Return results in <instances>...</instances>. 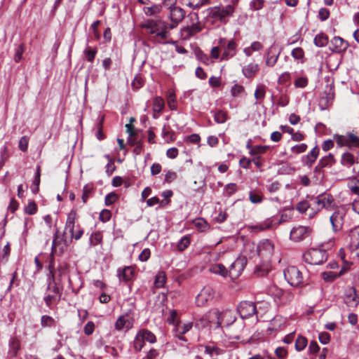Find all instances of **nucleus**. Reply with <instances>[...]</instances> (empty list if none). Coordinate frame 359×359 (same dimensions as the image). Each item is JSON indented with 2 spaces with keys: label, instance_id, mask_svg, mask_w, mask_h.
Instances as JSON below:
<instances>
[{
  "label": "nucleus",
  "instance_id": "obj_40",
  "mask_svg": "<svg viewBox=\"0 0 359 359\" xmlns=\"http://www.w3.org/2000/svg\"><path fill=\"white\" fill-rule=\"evenodd\" d=\"M249 199L252 203L259 204L262 202L263 197L256 191H250L249 193Z\"/></svg>",
  "mask_w": 359,
  "mask_h": 359
},
{
  "label": "nucleus",
  "instance_id": "obj_32",
  "mask_svg": "<svg viewBox=\"0 0 359 359\" xmlns=\"http://www.w3.org/2000/svg\"><path fill=\"white\" fill-rule=\"evenodd\" d=\"M196 229L201 232H204L209 229V224L203 218H197L193 222Z\"/></svg>",
  "mask_w": 359,
  "mask_h": 359
},
{
  "label": "nucleus",
  "instance_id": "obj_34",
  "mask_svg": "<svg viewBox=\"0 0 359 359\" xmlns=\"http://www.w3.org/2000/svg\"><path fill=\"white\" fill-rule=\"evenodd\" d=\"M350 237V247H359V227L351 231Z\"/></svg>",
  "mask_w": 359,
  "mask_h": 359
},
{
  "label": "nucleus",
  "instance_id": "obj_29",
  "mask_svg": "<svg viewBox=\"0 0 359 359\" xmlns=\"http://www.w3.org/2000/svg\"><path fill=\"white\" fill-rule=\"evenodd\" d=\"M328 41V36L324 33L318 34L313 39V43L317 47H325Z\"/></svg>",
  "mask_w": 359,
  "mask_h": 359
},
{
  "label": "nucleus",
  "instance_id": "obj_15",
  "mask_svg": "<svg viewBox=\"0 0 359 359\" xmlns=\"http://www.w3.org/2000/svg\"><path fill=\"white\" fill-rule=\"evenodd\" d=\"M344 303L349 307L355 308L359 304V297L356 294V290L352 287L346 292L344 297Z\"/></svg>",
  "mask_w": 359,
  "mask_h": 359
},
{
  "label": "nucleus",
  "instance_id": "obj_37",
  "mask_svg": "<svg viewBox=\"0 0 359 359\" xmlns=\"http://www.w3.org/2000/svg\"><path fill=\"white\" fill-rule=\"evenodd\" d=\"M307 339L303 336H299L295 341V349L297 351H301L307 346Z\"/></svg>",
  "mask_w": 359,
  "mask_h": 359
},
{
  "label": "nucleus",
  "instance_id": "obj_58",
  "mask_svg": "<svg viewBox=\"0 0 359 359\" xmlns=\"http://www.w3.org/2000/svg\"><path fill=\"white\" fill-rule=\"evenodd\" d=\"M95 330V324L93 321H89L84 327L83 331L85 334L89 336L92 334Z\"/></svg>",
  "mask_w": 359,
  "mask_h": 359
},
{
  "label": "nucleus",
  "instance_id": "obj_1",
  "mask_svg": "<svg viewBox=\"0 0 359 359\" xmlns=\"http://www.w3.org/2000/svg\"><path fill=\"white\" fill-rule=\"evenodd\" d=\"M140 27L155 41L165 40L169 36L167 25L160 18L147 19L140 24Z\"/></svg>",
  "mask_w": 359,
  "mask_h": 359
},
{
  "label": "nucleus",
  "instance_id": "obj_43",
  "mask_svg": "<svg viewBox=\"0 0 359 359\" xmlns=\"http://www.w3.org/2000/svg\"><path fill=\"white\" fill-rule=\"evenodd\" d=\"M41 324L43 327H52L55 324V320L49 316H42L41 318Z\"/></svg>",
  "mask_w": 359,
  "mask_h": 359
},
{
  "label": "nucleus",
  "instance_id": "obj_26",
  "mask_svg": "<svg viewBox=\"0 0 359 359\" xmlns=\"http://www.w3.org/2000/svg\"><path fill=\"white\" fill-rule=\"evenodd\" d=\"M162 6L160 4H151L150 6L143 8V12L147 16H152L161 13Z\"/></svg>",
  "mask_w": 359,
  "mask_h": 359
},
{
  "label": "nucleus",
  "instance_id": "obj_55",
  "mask_svg": "<svg viewBox=\"0 0 359 359\" xmlns=\"http://www.w3.org/2000/svg\"><path fill=\"white\" fill-rule=\"evenodd\" d=\"M330 11L325 8H321L318 11V18L321 21L327 20L330 17Z\"/></svg>",
  "mask_w": 359,
  "mask_h": 359
},
{
  "label": "nucleus",
  "instance_id": "obj_60",
  "mask_svg": "<svg viewBox=\"0 0 359 359\" xmlns=\"http://www.w3.org/2000/svg\"><path fill=\"white\" fill-rule=\"evenodd\" d=\"M308 84V79L305 77H299L294 81V86L297 88H305Z\"/></svg>",
  "mask_w": 359,
  "mask_h": 359
},
{
  "label": "nucleus",
  "instance_id": "obj_9",
  "mask_svg": "<svg viewBox=\"0 0 359 359\" xmlns=\"http://www.w3.org/2000/svg\"><path fill=\"white\" fill-rule=\"evenodd\" d=\"M166 6L170 8L169 18L172 22L170 28L173 29L184 19V11L180 7L176 6L175 4Z\"/></svg>",
  "mask_w": 359,
  "mask_h": 359
},
{
  "label": "nucleus",
  "instance_id": "obj_44",
  "mask_svg": "<svg viewBox=\"0 0 359 359\" xmlns=\"http://www.w3.org/2000/svg\"><path fill=\"white\" fill-rule=\"evenodd\" d=\"M311 204L308 201L303 200L297 203L296 205V210H298L300 213H304L310 208Z\"/></svg>",
  "mask_w": 359,
  "mask_h": 359
},
{
  "label": "nucleus",
  "instance_id": "obj_7",
  "mask_svg": "<svg viewBox=\"0 0 359 359\" xmlns=\"http://www.w3.org/2000/svg\"><path fill=\"white\" fill-rule=\"evenodd\" d=\"M237 311L242 318H249L257 313V307L252 302L243 301L238 304Z\"/></svg>",
  "mask_w": 359,
  "mask_h": 359
},
{
  "label": "nucleus",
  "instance_id": "obj_22",
  "mask_svg": "<svg viewBox=\"0 0 359 359\" xmlns=\"http://www.w3.org/2000/svg\"><path fill=\"white\" fill-rule=\"evenodd\" d=\"M259 70V65L255 63H250L242 69L243 74L246 78L253 77Z\"/></svg>",
  "mask_w": 359,
  "mask_h": 359
},
{
  "label": "nucleus",
  "instance_id": "obj_28",
  "mask_svg": "<svg viewBox=\"0 0 359 359\" xmlns=\"http://www.w3.org/2000/svg\"><path fill=\"white\" fill-rule=\"evenodd\" d=\"M191 327H192L191 323H189L184 324V325L177 323L175 328V332H176V336L178 337L180 339H182V338L181 337H180L179 335H182V334H186L188 331H189L191 330Z\"/></svg>",
  "mask_w": 359,
  "mask_h": 359
},
{
  "label": "nucleus",
  "instance_id": "obj_36",
  "mask_svg": "<svg viewBox=\"0 0 359 359\" xmlns=\"http://www.w3.org/2000/svg\"><path fill=\"white\" fill-rule=\"evenodd\" d=\"M97 54V48L92 49L90 47H87L83 50V55L88 62H93Z\"/></svg>",
  "mask_w": 359,
  "mask_h": 359
},
{
  "label": "nucleus",
  "instance_id": "obj_64",
  "mask_svg": "<svg viewBox=\"0 0 359 359\" xmlns=\"http://www.w3.org/2000/svg\"><path fill=\"white\" fill-rule=\"evenodd\" d=\"M176 100L174 94H170L168 97V105L170 110H176L177 105L175 104Z\"/></svg>",
  "mask_w": 359,
  "mask_h": 359
},
{
  "label": "nucleus",
  "instance_id": "obj_5",
  "mask_svg": "<svg viewBox=\"0 0 359 359\" xmlns=\"http://www.w3.org/2000/svg\"><path fill=\"white\" fill-rule=\"evenodd\" d=\"M210 318L217 319L216 327H220L222 324L229 326L236 321V317L231 310H226L222 312L215 310L210 313Z\"/></svg>",
  "mask_w": 359,
  "mask_h": 359
},
{
  "label": "nucleus",
  "instance_id": "obj_35",
  "mask_svg": "<svg viewBox=\"0 0 359 359\" xmlns=\"http://www.w3.org/2000/svg\"><path fill=\"white\" fill-rule=\"evenodd\" d=\"M10 351L13 356H15L20 348V342L16 338H12L9 342Z\"/></svg>",
  "mask_w": 359,
  "mask_h": 359
},
{
  "label": "nucleus",
  "instance_id": "obj_54",
  "mask_svg": "<svg viewBox=\"0 0 359 359\" xmlns=\"http://www.w3.org/2000/svg\"><path fill=\"white\" fill-rule=\"evenodd\" d=\"M265 86H258L255 91V97L257 100H263L265 96Z\"/></svg>",
  "mask_w": 359,
  "mask_h": 359
},
{
  "label": "nucleus",
  "instance_id": "obj_48",
  "mask_svg": "<svg viewBox=\"0 0 359 359\" xmlns=\"http://www.w3.org/2000/svg\"><path fill=\"white\" fill-rule=\"evenodd\" d=\"M196 58L201 62L205 65H208L210 62L209 56L205 54L201 50H198L196 52Z\"/></svg>",
  "mask_w": 359,
  "mask_h": 359
},
{
  "label": "nucleus",
  "instance_id": "obj_30",
  "mask_svg": "<svg viewBox=\"0 0 359 359\" xmlns=\"http://www.w3.org/2000/svg\"><path fill=\"white\" fill-rule=\"evenodd\" d=\"M334 163L335 159L333 154H329L327 156L321 158L318 163L319 164V167L323 169L325 167L332 166Z\"/></svg>",
  "mask_w": 359,
  "mask_h": 359
},
{
  "label": "nucleus",
  "instance_id": "obj_38",
  "mask_svg": "<svg viewBox=\"0 0 359 359\" xmlns=\"http://www.w3.org/2000/svg\"><path fill=\"white\" fill-rule=\"evenodd\" d=\"M144 342L145 341L140 337V334H139L137 333L136 334L135 337L134 341H133V348H134V350L136 352H140L142 349V348L144 347Z\"/></svg>",
  "mask_w": 359,
  "mask_h": 359
},
{
  "label": "nucleus",
  "instance_id": "obj_21",
  "mask_svg": "<svg viewBox=\"0 0 359 359\" xmlns=\"http://www.w3.org/2000/svg\"><path fill=\"white\" fill-rule=\"evenodd\" d=\"M133 327V323L129 320L128 316H120L115 323V328L120 331L123 329L129 330Z\"/></svg>",
  "mask_w": 359,
  "mask_h": 359
},
{
  "label": "nucleus",
  "instance_id": "obj_51",
  "mask_svg": "<svg viewBox=\"0 0 359 359\" xmlns=\"http://www.w3.org/2000/svg\"><path fill=\"white\" fill-rule=\"evenodd\" d=\"M25 211L28 215H34L37 211V205L34 201L29 202L25 208Z\"/></svg>",
  "mask_w": 359,
  "mask_h": 359
},
{
  "label": "nucleus",
  "instance_id": "obj_20",
  "mask_svg": "<svg viewBox=\"0 0 359 359\" xmlns=\"http://www.w3.org/2000/svg\"><path fill=\"white\" fill-rule=\"evenodd\" d=\"M330 221L334 232H337L341 229L343 225V218L339 212H334L331 215Z\"/></svg>",
  "mask_w": 359,
  "mask_h": 359
},
{
  "label": "nucleus",
  "instance_id": "obj_10",
  "mask_svg": "<svg viewBox=\"0 0 359 359\" xmlns=\"http://www.w3.org/2000/svg\"><path fill=\"white\" fill-rule=\"evenodd\" d=\"M215 297L214 290L210 286H205L196 297V304L198 306H203Z\"/></svg>",
  "mask_w": 359,
  "mask_h": 359
},
{
  "label": "nucleus",
  "instance_id": "obj_16",
  "mask_svg": "<svg viewBox=\"0 0 359 359\" xmlns=\"http://www.w3.org/2000/svg\"><path fill=\"white\" fill-rule=\"evenodd\" d=\"M319 152L320 149L318 148V147H314L308 154L304 155L302 157V163L304 165L311 167L318 158Z\"/></svg>",
  "mask_w": 359,
  "mask_h": 359
},
{
  "label": "nucleus",
  "instance_id": "obj_53",
  "mask_svg": "<svg viewBox=\"0 0 359 359\" xmlns=\"http://www.w3.org/2000/svg\"><path fill=\"white\" fill-rule=\"evenodd\" d=\"M177 175L175 172L168 170L165 175L164 183L170 184L177 179Z\"/></svg>",
  "mask_w": 359,
  "mask_h": 359
},
{
  "label": "nucleus",
  "instance_id": "obj_24",
  "mask_svg": "<svg viewBox=\"0 0 359 359\" xmlns=\"http://www.w3.org/2000/svg\"><path fill=\"white\" fill-rule=\"evenodd\" d=\"M210 113L213 115L214 121L218 124H222L227 120L226 112L221 109L211 110Z\"/></svg>",
  "mask_w": 359,
  "mask_h": 359
},
{
  "label": "nucleus",
  "instance_id": "obj_62",
  "mask_svg": "<svg viewBox=\"0 0 359 359\" xmlns=\"http://www.w3.org/2000/svg\"><path fill=\"white\" fill-rule=\"evenodd\" d=\"M318 339L320 343L323 344H327L330 341V335L327 332H320L318 336Z\"/></svg>",
  "mask_w": 359,
  "mask_h": 359
},
{
  "label": "nucleus",
  "instance_id": "obj_13",
  "mask_svg": "<svg viewBox=\"0 0 359 359\" xmlns=\"http://www.w3.org/2000/svg\"><path fill=\"white\" fill-rule=\"evenodd\" d=\"M237 52V43L234 39H231L224 46V52L222 54V60H228L234 57Z\"/></svg>",
  "mask_w": 359,
  "mask_h": 359
},
{
  "label": "nucleus",
  "instance_id": "obj_6",
  "mask_svg": "<svg viewBox=\"0 0 359 359\" xmlns=\"http://www.w3.org/2000/svg\"><path fill=\"white\" fill-rule=\"evenodd\" d=\"M313 204L317 205L316 211H319L323 208L330 209L334 206V198L333 196L328 193L324 192L318 196H307Z\"/></svg>",
  "mask_w": 359,
  "mask_h": 359
},
{
  "label": "nucleus",
  "instance_id": "obj_45",
  "mask_svg": "<svg viewBox=\"0 0 359 359\" xmlns=\"http://www.w3.org/2000/svg\"><path fill=\"white\" fill-rule=\"evenodd\" d=\"M211 271L225 277L228 273L226 268L222 264H216L211 268Z\"/></svg>",
  "mask_w": 359,
  "mask_h": 359
},
{
  "label": "nucleus",
  "instance_id": "obj_59",
  "mask_svg": "<svg viewBox=\"0 0 359 359\" xmlns=\"http://www.w3.org/2000/svg\"><path fill=\"white\" fill-rule=\"evenodd\" d=\"M186 142L193 144L198 143L201 140V137L198 134L193 133L190 135H188L185 138Z\"/></svg>",
  "mask_w": 359,
  "mask_h": 359
},
{
  "label": "nucleus",
  "instance_id": "obj_50",
  "mask_svg": "<svg viewBox=\"0 0 359 359\" xmlns=\"http://www.w3.org/2000/svg\"><path fill=\"white\" fill-rule=\"evenodd\" d=\"M306 149H307V144L305 143L296 144L291 148L292 152L295 154H302V153L306 151Z\"/></svg>",
  "mask_w": 359,
  "mask_h": 359
},
{
  "label": "nucleus",
  "instance_id": "obj_42",
  "mask_svg": "<svg viewBox=\"0 0 359 359\" xmlns=\"http://www.w3.org/2000/svg\"><path fill=\"white\" fill-rule=\"evenodd\" d=\"M269 149V146H262V145H256L254 146L253 148L250 150V154L251 156H255L259 154H264Z\"/></svg>",
  "mask_w": 359,
  "mask_h": 359
},
{
  "label": "nucleus",
  "instance_id": "obj_14",
  "mask_svg": "<svg viewBox=\"0 0 359 359\" xmlns=\"http://www.w3.org/2000/svg\"><path fill=\"white\" fill-rule=\"evenodd\" d=\"M332 48H330L332 52L340 53L344 52L348 47V43L340 36H334L331 40Z\"/></svg>",
  "mask_w": 359,
  "mask_h": 359
},
{
  "label": "nucleus",
  "instance_id": "obj_18",
  "mask_svg": "<svg viewBox=\"0 0 359 359\" xmlns=\"http://www.w3.org/2000/svg\"><path fill=\"white\" fill-rule=\"evenodd\" d=\"M135 276V270L131 266H126L122 270L118 269V276L121 281L128 283L133 280Z\"/></svg>",
  "mask_w": 359,
  "mask_h": 359
},
{
  "label": "nucleus",
  "instance_id": "obj_63",
  "mask_svg": "<svg viewBox=\"0 0 359 359\" xmlns=\"http://www.w3.org/2000/svg\"><path fill=\"white\" fill-rule=\"evenodd\" d=\"M116 169V166L114 165V161L111 158H109V161H108L106 165V173L108 176L112 175Z\"/></svg>",
  "mask_w": 359,
  "mask_h": 359
},
{
  "label": "nucleus",
  "instance_id": "obj_4",
  "mask_svg": "<svg viewBox=\"0 0 359 359\" xmlns=\"http://www.w3.org/2000/svg\"><path fill=\"white\" fill-rule=\"evenodd\" d=\"M284 276L287 283L293 287L303 285L305 282L302 272L295 266L287 267L284 270Z\"/></svg>",
  "mask_w": 359,
  "mask_h": 359
},
{
  "label": "nucleus",
  "instance_id": "obj_47",
  "mask_svg": "<svg viewBox=\"0 0 359 359\" xmlns=\"http://www.w3.org/2000/svg\"><path fill=\"white\" fill-rule=\"evenodd\" d=\"M290 102V97L287 93H282L278 97L277 101V107L280 106L282 107H286Z\"/></svg>",
  "mask_w": 359,
  "mask_h": 359
},
{
  "label": "nucleus",
  "instance_id": "obj_52",
  "mask_svg": "<svg viewBox=\"0 0 359 359\" xmlns=\"http://www.w3.org/2000/svg\"><path fill=\"white\" fill-rule=\"evenodd\" d=\"M102 236L100 232H95L93 233L90 238L91 245H99L102 241Z\"/></svg>",
  "mask_w": 359,
  "mask_h": 359
},
{
  "label": "nucleus",
  "instance_id": "obj_46",
  "mask_svg": "<svg viewBox=\"0 0 359 359\" xmlns=\"http://www.w3.org/2000/svg\"><path fill=\"white\" fill-rule=\"evenodd\" d=\"M93 187L90 184H86L83 188V194H82V201L83 203H86L89 196L90 194L93 191Z\"/></svg>",
  "mask_w": 359,
  "mask_h": 359
},
{
  "label": "nucleus",
  "instance_id": "obj_56",
  "mask_svg": "<svg viewBox=\"0 0 359 359\" xmlns=\"http://www.w3.org/2000/svg\"><path fill=\"white\" fill-rule=\"evenodd\" d=\"M334 140H336L337 144L340 147L345 146L348 144L347 136L337 135L334 136Z\"/></svg>",
  "mask_w": 359,
  "mask_h": 359
},
{
  "label": "nucleus",
  "instance_id": "obj_17",
  "mask_svg": "<svg viewBox=\"0 0 359 359\" xmlns=\"http://www.w3.org/2000/svg\"><path fill=\"white\" fill-rule=\"evenodd\" d=\"M349 263H346L340 271L337 273L333 271H325L321 273L322 278L326 282H332L338 277L343 275L348 269Z\"/></svg>",
  "mask_w": 359,
  "mask_h": 359
},
{
  "label": "nucleus",
  "instance_id": "obj_33",
  "mask_svg": "<svg viewBox=\"0 0 359 359\" xmlns=\"http://www.w3.org/2000/svg\"><path fill=\"white\" fill-rule=\"evenodd\" d=\"M166 281V275L164 271H159L156 277L154 280V286L156 288L163 287Z\"/></svg>",
  "mask_w": 359,
  "mask_h": 359
},
{
  "label": "nucleus",
  "instance_id": "obj_19",
  "mask_svg": "<svg viewBox=\"0 0 359 359\" xmlns=\"http://www.w3.org/2000/svg\"><path fill=\"white\" fill-rule=\"evenodd\" d=\"M273 228V219L272 217L267 218L255 225L250 226L252 231L258 232Z\"/></svg>",
  "mask_w": 359,
  "mask_h": 359
},
{
  "label": "nucleus",
  "instance_id": "obj_27",
  "mask_svg": "<svg viewBox=\"0 0 359 359\" xmlns=\"http://www.w3.org/2000/svg\"><path fill=\"white\" fill-rule=\"evenodd\" d=\"M138 334H140L144 341H148L150 344H154L156 341L155 334L149 330H141L138 332Z\"/></svg>",
  "mask_w": 359,
  "mask_h": 359
},
{
  "label": "nucleus",
  "instance_id": "obj_31",
  "mask_svg": "<svg viewBox=\"0 0 359 359\" xmlns=\"http://www.w3.org/2000/svg\"><path fill=\"white\" fill-rule=\"evenodd\" d=\"M165 106L164 100L161 97H156L153 100L152 110L154 113H161Z\"/></svg>",
  "mask_w": 359,
  "mask_h": 359
},
{
  "label": "nucleus",
  "instance_id": "obj_39",
  "mask_svg": "<svg viewBox=\"0 0 359 359\" xmlns=\"http://www.w3.org/2000/svg\"><path fill=\"white\" fill-rule=\"evenodd\" d=\"M291 55L294 60L304 62V51L302 48H295L291 52Z\"/></svg>",
  "mask_w": 359,
  "mask_h": 359
},
{
  "label": "nucleus",
  "instance_id": "obj_23",
  "mask_svg": "<svg viewBox=\"0 0 359 359\" xmlns=\"http://www.w3.org/2000/svg\"><path fill=\"white\" fill-rule=\"evenodd\" d=\"M358 158L350 152H344L341 155V164L345 167L350 168L351 165L358 163Z\"/></svg>",
  "mask_w": 359,
  "mask_h": 359
},
{
  "label": "nucleus",
  "instance_id": "obj_12",
  "mask_svg": "<svg viewBox=\"0 0 359 359\" xmlns=\"http://www.w3.org/2000/svg\"><path fill=\"white\" fill-rule=\"evenodd\" d=\"M310 230L311 229L309 227L304 226H299L297 227H294L290 231V239L295 242H299L301 241H303L309 236Z\"/></svg>",
  "mask_w": 359,
  "mask_h": 359
},
{
  "label": "nucleus",
  "instance_id": "obj_25",
  "mask_svg": "<svg viewBox=\"0 0 359 359\" xmlns=\"http://www.w3.org/2000/svg\"><path fill=\"white\" fill-rule=\"evenodd\" d=\"M76 217V212L74 210H72L67 215L65 231H72L74 229L75 219Z\"/></svg>",
  "mask_w": 359,
  "mask_h": 359
},
{
  "label": "nucleus",
  "instance_id": "obj_11",
  "mask_svg": "<svg viewBox=\"0 0 359 359\" xmlns=\"http://www.w3.org/2000/svg\"><path fill=\"white\" fill-rule=\"evenodd\" d=\"M247 264V258L244 255L238 257L231 265L229 273L231 276L238 277Z\"/></svg>",
  "mask_w": 359,
  "mask_h": 359
},
{
  "label": "nucleus",
  "instance_id": "obj_57",
  "mask_svg": "<svg viewBox=\"0 0 359 359\" xmlns=\"http://www.w3.org/2000/svg\"><path fill=\"white\" fill-rule=\"evenodd\" d=\"M236 187H237V186H236V184H235V183L227 184L224 188L226 195L228 196H230L232 194H233L236 191Z\"/></svg>",
  "mask_w": 359,
  "mask_h": 359
},
{
  "label": "nucleus",
  "instance_id": "obj_2",
  "mask_svg": "<svg viewBox=\"0 0 359 359\" xmlns=\"http://www.w3.org/2000/svg\"><path fill=\"white\" fill-rule=\"evenodd\" d=\"M234 11V6L231 4L215 6L210 9L208 17L212 18L214 22L225 24L229 21V18L233 15Z\"/></svg>",
  "mask_w": 359,
  "mask_h": 359
},
{
  "label": "nucleus",
  "instance_id": "obj_3",
  "mask_svg": "<svg viewBox=\"0 0 359 359\" xmlns=\"http://www.w3.org/2000/svg\"><path fill=\"white\" fill-rule=\"evenodd\" d=\"M302 257L304 261L309 264L320 265L327 261L328 255L323 248H308Z\"/></svg>",
  "mask_w": 359,
  "mask_h": 359
},
{
  "label": "nucleus",
  "instance_id": "obj_61",
  "mask_svg": "<svg viewBox=\"0 0 359 359\" xmlns=\"http://www.w3.org/2000/svg\"><path fill=\"white\" fill-rule=\"evenodd\" d=\"M335 245H339L338 242H337L336 238L334 237L330 238L327 240L323 241L318 247H324L325 245H328L330 247H333Z\"/></svg>",
  "mask_w": 359,
  "mask_h": 359
},
{
  "label": "nucleus",
  "instance_id": "obj_41",
  "mask_svg": "<svg viewBox=\"0 0 359 359\" xmlns=\"http://www.w3.org/2000/svg\"><path fill=\"white\" fill-rule=\"evenodd\" d=\"M118 198V195L114 192H110L106 195L104 198V204L107 206L113 205Z\"/></svg>",
  "mask_w": 359,
  "mask_h": 359
},
{
  "label": "nucleus",
  "instance_id": "obj_49",
  "mask_svg": "<svg viewBox=\"0 0 359 359\" xmlns=\"http://www.w3.org/2000/svg\"><path fill=\"white\" fill-rule=\"evenodd\" d=\"M264 0H252L250 3V8L253 11H259L264 7Z\"/></svg>",
  "mask_w": 359,
  "mask_h": 359
},
{
  "label": "nucleus",
  "instance_id": "obj_8",
  "mask_svg": "<svg viewBox=\"0 0 359 359\" xmlns=\"http://www.w3.org/2000/svg\"><path fill=\"white\" fill-rule=\"evenodd\" d=\"M48 289L51 293L44 297L43 299L46 306L50 307L53 304H57L60 302L62 290L55 283H50Z\"/></svg>",
  "mask_w": 359,
  "mask_h": 359
}]
</instances>
